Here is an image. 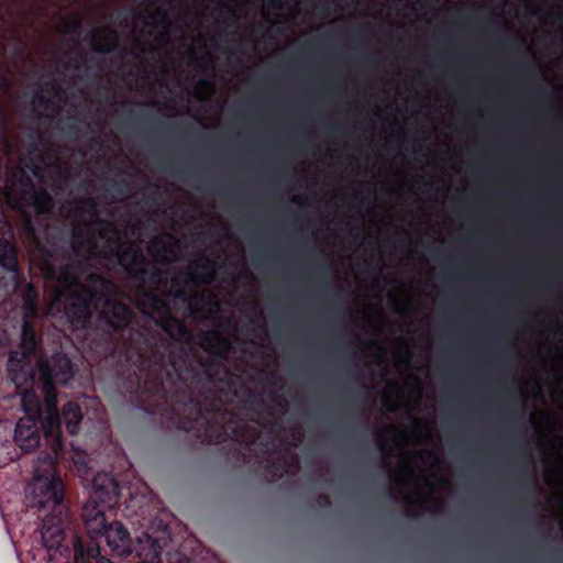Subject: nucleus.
<instances>
[{
    "mask_svg": "<svg viewBox=\"0 0 563 563\" xmlns=\"http://www.w3.org/2000/svg\"><path fill=\"white\" fill-rule=\"evenodd\" d=\"M150 309L141 312L153 320L167 336L153 328H128L126 351L135 356L131 393L139 394L143 408L154 411L165 406L177 429L199 417L208 407L221 406V398L236 396V383L221 362L232 349L230 339L217 330L201 332L200 346L208 357L192 361L184 351H175L173 342L189 339L190 330L170 311L159 296L144 290Z\"/></svg>",
    "mask_w": 563,
    "mask_h": 563,
    "instance_id": "nucleus-1",
    "label": "nucleus"
},
{
    "mask_svg": "<svg viewBox=\"0 0 563 563\" xmlns=\"http://www.w3.org/2000/svg\"><path fill=\"white\" fill-rule=\"evenodd\" d=\"M256 397L245 385L236 386L221 398V406L208 407L199 417L186 421L181 431L191 433L200 443L223 444L235 463L258 465L271 482L280 479L286 471L284 457L271 459L277 452L275 423L260 417Z\"/></svg>",
    "mask_w": 563,
    "mask_h": 563,
    "instance_id": "nucleus-2",
    "label": "nucleus"
},
{
    "mask_svg": "<svg viewBox=\"0 0 563 563\" xmlns=\"http://www.w3.org/2000/svg\"><path fill=\"white\" fill-rule=\"evenodd\" d=\"M37 369L44 399L40 401L35 398L34 404L30 405L26 396L23 397L26 416L18 420L13 440L22 453H30L36 450L42 438H45L51 445L53 457H60L66 450V442L60 438L56 385H67L74 378L75 365L67 354L57 351L49 358L40 360Z\"/></svg>",
    "mask_w": 563,
    "mask_h": 563,
    "instance_id": "nucleus-3",
    "label": "nucleus"
},
{
    "mask_svg": "<svg viewBox=\"0 0 563 563\" xmlns=\"http://www.w3.org/2000/svg\"><path fill=\"white\" fill-rule=\"evenodd\" d=\"M81 517L87 538L74 537V556L77 563H90L92 559L102 556L100 554V542L102 540L106 541L111 554L115 556L128 558L135 550L139 558L137 563H141L140 543L147 539H153L159 544V563H162L163 549L167 547L172 539L168 526L161 522V529L155 532L157 536L144 532L142 537L137 538V544L134 545L130 532L122 522H108L103 509H99L92 504L84 505Z\"/></svg>",
    "mask_w": 563,
    "mask_h": 563,
    "instance_id": "nucleus-4",
    "label": "nucleus"
},
{
    "mask_svg": "<svg viewBox=\"0 0 563 563\" xmlns=\"http://www.w3.org/2000/svg\"><path fill=\"white\" fill-rule=\"evenodd\" d=\"M86 282L91 286H82L80 290L66 295L65 316L68 321L77 329L88 328L96 306L101 303L98 320L104 334L110 340L115 335L123 336L134 314L126 303L103 296L115 287L114 283L99 273L88 274Z\"/></svg>",
    "mask_w": 563,
    "mask_h": 563,
    "instance_id": "nucleus-5",
    "label": "nucleus"
},
{
    "mask_svg": "<svg viewBox=\"0 0 563 563\" xmlns=\"http://www.w3.org/2000/svg\"><path fill=\"white\" fill-rule=\"evenodd\" d=\"M58 459L53 457L52 454H45L44 459L40 456L38 460H43L44 470L42 472L37 466L32 482L27 485L30 505L38 510L40 516L53 512L60 516L67 511L64 503V483L55 468Z\"/></svg>",
    "mask_w": 563,
    "mask_h": 563,
    "instance_id": "nucleus-6",
    "label": "nucleus"
},
{
    "mask_svg": "<svg viewBox=\"0 0 563 563\" xmlns=\"http://www.w3.org/2000/svg\"><path fill=\"white\" fill-rule=\"evenodd\" d=\"M18 296L22 299L23 323L21 330V352L20 354L33 355L41 342L37 335L33 320L37 319L38 310V290L33 284L23 286L21 294Z\"/></svg>",
    "mask_w": 563,
    "mask_h": 563,
    "instance_id": "nucleus-7",
    "label": "nucleus"
},
{
    "mask_svg": "<svg viewBox=\"0 0 563 563\" xmlns=\"http://www.w3.org/2000/svg\"><path fill=\"white\" fill-rule=\"evenodd\" d=\"M118 258L120 265L129 276L136 280H151L158 284L162 272L156 266H150L148 260L135 243H129L125 247L118 246Z\"/></svg>",
    "mask_w": 563,
    "mask_h": 563,
    "instance_id": "nucleus-8",
    "label": "nucleus"
},
{
    "mask_svg": "<svg viewBox=\"0 0 563 563\" xmlns=\"http://www.w3.org/2000/svg\"><path fill=\"white\" fill-rule=\"evenodd\" d=\"M120 486L109 473H98L92 478V494L85 505L92 504L99 509L110 508L119 501Z\"/></svg>",
    "mask_w": 563,
    "mask_h": 563,
    "instance_id": "nucleus-9",
    "label": "nucleus"
},
{
    "mask_svg": "<svg viewBox=\"0 0 563 563\" xmlns=\"http://www.w3.org/2000/svg\"><path fill=\"white\" fill-rule=\"evenodd\" d=\"M20 197L33 207L37 216H47L53 211L54 199L46 189H37L32 178L22 172L19 177Z\"/></svg>",
    "mask_w": 563,
    "mask_h": 563,
    "instance_id": "nucleus-10",
    "label": "nucleus"
},
{
    "mask_svg": "<svg viewBox=\"0 0 563 563\" xmlns=\"http://www.w3.org/2000/svg\"><path fill=\"white\" fill-rule=\"evenodd\" d=\"M42 256V269L47 278L56 280L62 286L65 294L70 291L80 290L82 286H91V284L82 283L79 277L71 271L70 265L57 267L53 262V254L51 251H45Z\"/></svg>",
    "mask_w": 563,
    "mask_h": 563,
    "instance_id": "nucleus-11",
    "label": "nucleus"
},
{
    "mask_svg": "<svg viewBox=\"0 0 563 563\" xmlns=\"http://www.w3.org/2000/svg\"><path fill=\"white\" fill-rule=\"evenodd\" d=\"M66 519L67 511L60 516L55 512L43 515L41 538L48 552H58L64 547Z\"/></svg>",
    "mask_w": 563,
    "mask_h": 563,
    "instance_id": "nucleus-12",
    "label": "nucleus"
},
{
    "mask_svg": "<svg viewBox=\"0 0 563 563\" xmlns=\"http://www.w3.org/2000/svg\"><path fill=\"white\" fill-rule=\"evenodd\" d=\"M32 355L11 352L7 371L9 378L18 389L27 388L34 382L35 372L31 363Z\"/></svg>",
    "mask_w": 563,
    "mask_h": 563,
    "instance_id": "nucleus-13",
    "label": "nucleus"
},
{
    "mask_svg": "<svg viewBox=\"0 0 563 563\" xmlns=\"http://www.w3.org/2000/svg\"><path fill=\"white\" fill-rule=\"evenodd\" d=\"M0 266L11 274L13 291L19 295L23 286L29 284L18 266V255L14 245L8 240L0 239Z\"/></svg>",
    "mask_w": 563,
    "mask_h": 563,
    "instance_id": "nucleus-14",
    "label": "nucleus"
},
{
    "mask_svg": "<svg viewBox=\"0 0 563 563\" xmlns=\"http://www.w3.org/2000/svg\"><path fill=\"white\" fill-rule=\"evenodd\" d=\"M60 417V438H63V427L70 435H76L80 431V424L84 419V413L80 405L77 401L69 400L63 405L62 411H58Z\"/></svg>",
    "mask_w": 563,
    "mask_h": 563,
    "instance_id": "nucleus-15",
    "label": "nucleus"
},
{
    "mask_svg": "<svg viewBox=\"0 0 563 563\" xmlns=\"http://www.w3.org/2000/svg\"><path fill=\"white\" fill-rule=\"evenodd\" d=\"M109 36H103L99 31L89 34V43L95 53L109 54L119 49V34L115 30H108Z\"/></svg>",
    "mask_w": 563,
    "mask_h": 563,
    "instance_id": "nucleus-16",
    "label": "nucleus"
},
{
    "mask_svg": "<svg viewBox=\"0 0 563 563\" xmlns=\"http://www.w3.org/2000/svg\"><path fill=\"white\" fill-rule=\"evenodd\" d=\"M217 268L218 264L216 261L205 258L201 263H198L191 271L188 278V283L194 285H197L199 283L203 285H209L216 279Z\"/></svg>",
    "mask_w": 563,
    "mask_h": 563,
    "instance_id": "nucleus-17",
    "label": "nucleus"
},
{
    "mask_svg": "<svg viewBox=\"0 0 563 563\" xmlns=\"http://www.w3.org/2000/svg\"><path fill=\"white\" fill-rule=\"evenodd\" d=\"M147 251L156 263H170L175 255V245L163 238H154Z\"/></svg>",
    "mask_w": 563,
    "mask_h": 563,
    "instance_id": "nucleus-18",
    "label": "nucleus"
},
{
    "mask_svg": "<svg viewBox=\"0 0 563 563\" xmlns=\"http://www.w3.org/2000/svg\"><path fill=\"white\" fill-rule=\"evenodd\" d=\"M21 213V232L41 253L42 256L45 255V251H48L41 243L40 234L35 228L33 218L30 212H27L24 208H20Z\"/></svg>",
    "mask_w": 563,
    "mask_h": 563,
    "instance_id": "nucleus-19",
    "label": "nucleus"
},
{
    "mask_svg": "<svg viewBox=\"0 0 563 563\" xmlns=\"http://www.w3.org/2000/svg\"><path fill=\"white\" fill-rule=\"evenodd\" d=\"M70 247L76 256L88 260L96 250L97 243L93 235L86 238L82 233H74Z\"/></svg>",
    "mask_w": 563,
    "mask_h": 563,
    "instance_id": "nucleus-20",
    "label": "nucleus"
},
{
    "mask_svg": "<svg viewBox=\"0 0 563 563\" xmlns=\"http://www.w3.org/2000/svg\"><path fill=\"white\" fill-rule=\"evenodd\" d=\"M140 556L141 563H159V544L153 540L147 539L141 542ZM179 563H189L186 558L179 559Z\"/></svg>",
    "mask_w": 563,
    "mask_h": 563,
    "instance_id": "nucleus-21",
    "label": "nucleus"
},
{
    "mask_svg": "<svg viewBox=\"0 0 563 563\" xmlns=\"http://www.w3.org/2000/svg\"><path fill=\"white\" fill-rule=\"evenodd\" d=\"M99 238L118 244L121 240V232L118 227L110 221H102L101 229L98 233Z\"/></svg>",
    "mask_w": 563,
    "mask_h": 563,
    "instance_id": "nucleus-22",
    "label": "nucleus"
},
{
    "mask_svg": "<svg viewBox=\"0 0 563 563\" xmlns=\"http://www.w3.org/2000/svg\"><path fill=\"white\" fill-rule=\"evenodd\" d=\"M144 23L148 25L159 24L164 27H167L170 24L168 12L165 9L158 8L147 18H144Z\"/></svg>",
    "mask_w": 563,
    "mask_h": 563,
    "instance_id": "nucleus-23",
    "label": "nucleus"
},
{
    "mask_svg": "<svg viewBox=\"0 0 563 563\" xmlns=\"http://www.w3.org/2000/svg\"><path fill=\"white\" fill-rule=\"evenodd\" d=\"M135 121H137L142 124H145V125H156L162 130H167L172 126V124H169L165 121H159V120H157V118L155 115L147 113V112H142L140 118H137Z\"/></svg>",
    "mask_w": 563,
    "mask_h": 563,
    "instance_id": "nucleus-24",
    "label": "nucleus"
},
{
    "mask_svg": "<svg viewBox=\"0 0 563 563\" xmlns=\"http://www.w3.org/2000/svg\"><path fill=\"white\" fill-rule=\"evenodd\" d=\"M64 32L68 34L79 33L81 31L82 21L80 18L64 19L63 20Z\"/></svg>",
    "mask_w": 563,
    "mask_h": 563,
    "instance_id": "nucleus-25",
    "label": "nucleus"
},
{
    "mask_svg": "<svg viewBox=\"0 0 563 563\" xmlns=\"http://www.w3.org/2000/svg\"><path fill=\"white\" fill-rule=\"evenodd\" d=\"M32 104L47 110L51 108L52 101L42 90H37L33 96Z\"/></svg>",
    "mask_w": 563,
    "mask_h": 563,
    "instance_id": "nucleus-26",
    "label": "nucleus"
},
{
    "mask_svg": "<svg viewBox=\"0 0 563 563\" xmlns=\"http://www.w3.org/2000/svg\"><path fill=\"white\" fill-rule=\"evenodd\" d=\"M128 187V181L123 178L113 180L110 186V190L113 192V197L123 196Z\"/></svg>",
    "mask_w": 563,
    "mask_h": 563,
    "instance_id": "nucleus-27",
    "label": "nucleus"
},
{
    "mask_svg": "<svg viewBox=\"0 0 563 563\" xmlns=\"http://www.w3.org/2000/svg\"><path fill=\"white\" fill-rule=\"evenodd\" d=\"M71 459L74 461V464L79 470H84L87 467L88 459H87V454L85 452L76 451Z\"/></svg>",
    "mask_w": 563,
    "mask_h": 563,
    "instance_id": "nucleus-28",
    "label": "nucleus"
},
{
    "mask_svg": "<svg viewBox=\"0 0 563 563\" xmlns=\"http://www.w3.org/2000/svg\"><path fill=\"white\" fill-rule=\"evenodd\" d=\"M240 3V0H220V5L227 12L235 16V7Z\"/></svg>",
    "mask_w": 563,
    "mask_h": 563,
    "instance_id": "nucleus-29",
    "label": "nucleus"
},
{
    "mask_svg": "<svg viewBox=\"0 0 563 563\" xmlns=\"http://www.w3.org/2000/svg\"><path fill=\"white\" fill-rule=\"evenodd\" d=\"M417 456L423 462L435 461L438 459L437 454L431 450H420L417 452Z\"/></svg>",
    "mask_w": 563,
    "mask_h": 563,
    "instance_id": "nucleus-30",
    "label": "nucleus"
},
{
    "mask_svg": "<svg viewBox=\"0 0 563 563\" xmlns=\"http://www.w3.org/2000/svg\"><path fill=\"white\" fill-rule=\"evenodd\" d=\"M179 130L186 134V135H197L198 132L197 130L194 128V125L189 124V123H184V124H180L179 125Z\"/></svg>",
    "mask_w": 563,
    "mask_h": 563,
    "instance_id": "nucleus-31",
    "label": "nucleus"
},
{
    "mask_svg": "<svg viewBox=\"0 0 563 563\" xmlns=\"http://www.w3.org/2000/svg\"><path fill=\"white\" fill-rule=\"evenodd\" d=\"M517 70L520 74L526 75V76L533 75L531 66L529 64H527V63L518 65Z\"/></svg>",
    "mask_w": 563,
    "mask_h": 563,
    "instance_id": "nucleus-32",
    "label": "nucleus"
},
{
    "mask_svg": "<svg viewBox=\"0 0 563 563\" xmlns=\"http://www.w3.org/2000/svg\"><path fill=\"white\" fill-rule=\"evenodd\" d=\"M82 203L88 207V209L92 212H96V209H97V202L95 199L92 198H88V199H85L82 200Z\"/></svg>",
    "mask_w": 563,
    "mask_h": 563,
    "instance_id": "nucleus-33",
    "label": "nucleus"
},
{
    "mask_svg": "<svg viewBox=\"0 0 563 563\" xmlns=\"http://www.w3.org/2000/svg\"><path fill=\"white\" fill-rule=\"evenodd\" d=\"M380 449L386 454H393L394 453V446L390 443H388V442H383Z\"/></svg>",
    "mask_w": 563,
    "mask_h": 563,
    "instance_id": "nucleus-34",
    "label": "nucleus"
},
{
    "mask_svg": "<svg viewBox=\"0 0 563 563\" xmlns=\"http://www.w3.org/2000/svg\"><path fill=\"white\" fill-rule=\"evenodd\" d=\"M174 0H150L152 5H170Z\"/></svg>",
    "mask_w": 563,
    "mask_h": 563,
    "instance_id": "nucleus-35",
    "label": "nucleus"
},
{
    "mask_svg": "<svg viewBox=\"0 0 563 563\" xmlns=\"http://www.w3.org/2000/svg\"><path fill=\"white\" fill-rule=\"evenodd\" d=\"M268 4L273 9H283L284 8V2L282 0H269Z\"/></svg>",
    "mask_w": 563,
    "mask_h": 563,
    "instance_id": "nucleus-36",
    "label": "nucleus"
},
{
    "mask_svg": "<svg viewBox=\"0 0 563 563\" xmlns=\"http://www.w3.org/2000/svg\"><path fill=\"white\" fill-rule=\"evenodd\" d=\"M175 296H176V298H180L183 300H187L188 299L187 292L185 290H183V289L177 290Z\"/></svg>",
    "mask_w": 563,
    "mask_h": 563,
    "instance_id": "nucleus-37",
    "label": "nucleus"
},
{
    "mask_svg": "<svg viewBox=\"0 0 563 563\" xmlns=\"http://www.w3.org/2000/svg\"><path fill=\"white\" fill-rule=\"evenodd\" d=\"M328 131H329L330 133H333V134H336V133H339V132H340V133H342V132H343V131H342L339 126H336V125H330V126L328 128Z\"/></svg>",
    "mask_w": 563,
    "mask_h": 563,
    "instance_id": "nucleus-38",
    "label": "nucleus"
},
{
    "mask_svg": "<svg viewBox=\"0 0 563 563\" xmlns=\"http://www.w3.org/2000/svg\"><path fill=\"white\" fill-rule=\"evenodd\" d=\"M318 500L320 504H324V505L329 504V497L324 494H320L318 497Z\"/></svg>",
    "mask_w": 563,
    "mask_h": 563,
    "instance_id": "nucleus-39",
    "label": "nucleus"
},
{
    "mask_svg": "<svg viewBox=\"0 0 563 563\" xmlns=\"http://www.w3.org/2000/svg\"><path fill=\"white\" fill-rule=\"evenodd\" d=\"M38 151V144L36 142H32L30 145H29V153H34Z\"/></svg>",
    "mask_w": 563,
    "mask_h": 563,
    "instance_id": "nucleus-40",
    "label": "nucleus"
},
{
    "mask_svg": "<svg viewBox=\"0 0 563 563\" xmlns=\"http://www.w3.org/2000/svg\"><path fill=\"white\" fill-rule=\"evenodd\" d=\"M96 559V563H113L110 559L106 558V556H99V558H95Z\"/></svg>",
    "mask_w": 563,
    "mask_h": 563,
    "instance_id": "nucleus-41",
    "label": "nucleus"
},
{
    "mask_svg": "<svg viewBox=\"0 0 563 563\" xmlns=\"http://www.w3.org/2000/svg\"><path fill=\"white\" fill-rule=\"evenodd\" d=\"M48 86L49 89L54 92H58L60 90L59 86L56 82H49Z\"/></svg>",
    "mask_w": 563,
    "mask_h": 563,
    "instance_id": "nucleus-42",
    "label": "nucleus"
},
{
    "mask_svg": "<svg viewBox=\"0 0 563 563\" xmlns=\"http://www.w3.org/2000/svg\"><path fill=\"white\" fill-rule=\"evenodd\" d=\"M388 431L394 435H399V429L396 426H389Z\"/></svg>",
    "mask_w": 563,
    "mask_h": 563,
    "instance_id": "nucleus-43",
    "label": "nucleus"
},
{
    "mask_svg": "<svg viewBox=\"0 0 563 563\" xmlns=\"http://www.w3.org/2000/svg\"><path fill=\"white\" fill-rule=\"evenodd\" d=\"M504 395H505V396H507V397H509V398H512V397L515 396L514 390H512V389H510V388H506V389L504 390Z\"/></svg>",
    "mask_w": 563,
    "mask_h": 563,
    "instance_id": "nucleus-44",
    "label": "nucleus"
},
{
    "mask_svg": "<svg viewBox=\"0 0 563 563\" xmlns=\"http://www.w3.org/2000/svg\"><path fill=\"white\" fill-rule=\"evenodd\" d=\"M209 302L212 303L214 307H219V302L214 296H209Z\"/></svg>",
    "mask_w": 563,
    "mask_h": 563,
    "instance_id": "nucleus-45",
    "label": "nucleus"
},
{
    "mask_svg": "<svg viewBox=\"0 0 563 563\" xmlns=\"http://www.w3.org/2000/svg\"><path fill=\"white\" fill-rule=\"evenodd\" d=\"M29 168L32 170V173H33L34 175H37V174H38V166H37V165L32 164Z\"/></svg>",
    "mask_w": 563,
    "mask_h": 563,
    "instance_id": "nucleus-46",
    "label": "nucleus"
},
{
    "mask_svg": "<svg viewBox=\"0 0 563 563\" xmlns=\"http://www.w3.org/2000/svg\"><path fill=\"white\" fill-rule=\"evenodd\" d=\"M423 484H424V486H427L429 489H433V484H432L428 478H424V479H423Z\"/></svg>",
    "mask_w": 563,
    "mask_h": 563,
    "instance_id": "nucleus-47",
    "label": "nucleus"
},
{
    "mask_svg": "<svg viewBox=\"0 0 563 563\" xmlns=\"http://www.w3.org/2000/svg\"><path fill=\"white\" fill-rule=\"evenodd\" d=\"M200 85H201V86L211 87V86H212V82H211L210 80H208V79H202V80L200 81Z\"/></svg>",
    "mask_w": 563,
    "mask_h": 563,
    "instance_id": "nucleus-48",
    "label": "nucleus"
},
{
    "mask_svg": "<svg viewBox=\"0 0 563 563\" xmlns=\"http://www.w3.org/2000/svg\"><path fill=\"white\" fill-rule=\"evenodd\" d=\"M69 131L73 133V134H77L78 133V128L77 125H69L68 126Z\"/></svg>",
    "mask_w": 563,
    "mask_h": 563,
    "instance_id": "nucleus-49",
    "label": "nucleus"
},
{
    "mask_svg": "<svg viewBox=\"0 0 563 563\" xmlns=\"http://www.w3.org/2000/svg\"><path fill=\"white\" fill-rule=\"evenodd\" d=\"M517 468H518V472H519V473H522L523 471H526V465H523V464H518V467H517Z\"/></svg>",
    "mask_w": 563,
    "mask_h": 563,
    "instance_id": "nucleus-50",
    "label": "nucleus"
},
{
    "mask_svg": "<svg viewBox=\"0 0 563 563\" xmlns=\"http://www.w3.org/2000/svg\"><path fill=\"white\" fill-rule=\"evenodd\" d=\"M435 510H437V511H441V510H443V504H442V503H440V501H438V503H437V509H435Z\"/></svg>",
    "mask_w": 563,
    "mask_h": 563,
    "instance_id": "nucleus-51",
    "label": "nucleus"
},
{
    "mask_svg": "<svg viewBox=\"0 0 563 563\" xmlns=\"http://www.w3.org/2000/svg\"><path fill=\"white\" fill-rule=\"evenodd\" d=\"M389 387L393 388V389H396L398 388V384L396 382H390L389 384Z\"/></svg>",
    "mask_w": 563,
    "mask_h": 563,
    "instance_id": "nucleus-52",
    "label": "nucleus"
},
{
    "mask_svg": "<svg viewBox=\"0 0 563 563\" xmlns=\"http://www.w3.org/2000/svg\"><path fill=\"white\" fill-rule=\"evenodd\" d=\"M276 397H277L276 393H274V391L269 393V398L272 401L276 400Z\"/></svg>",
    "mask_w": 563,
    "mask_h": 563,
    "instance_id": "nucleus-53",
    "label": "nucleus"
},
{
    "mask_svg": "<svg viewBox=\"0 0 563 563\" xmlns=\"http://www.w3.org/2000/svg\"><path fill=\"white\" fill-rule=\"evenodd\" d=\"M30 137H36V139H40L41 137V134L38 132H35V133H31L30 134Z\"/></svg>",
    "mask_w": 563,
    "mask_h": 563,
    "instance_id": "nucleus-54",
    "label": "nucleus"
},
{
    "mask_svg": "<svg viewBox=\"0 0 563 563\" xmlns=\"http://www.w3.org/2000/svg\"><path fill=\"white\" fill-rule=\"evenodd\" d=\"M327 89H328L329 92H334V88L331 85H328Z\"/></svg>",
    "mask_w": 563,
    "mask_h": 563,
    "instance_id": "nucleus-55",
    "label": "nucleus"
},
{
    "mask_svg": "<svg viewBox=\"0 0 563 563\" xmlns=\"http://www.w3.org/2000/svg\"><path fill=\"white\" fill-rule=\"evenodd\" d=\"M140 45H141V42H140V41H135V43H134V47L136 48V47H139Z\"/></svg>",
    "mask_w": 563,
    "mask_h": 563,
    "instance_id": "nucleus-56",
    "label": "nucleus"
},
{
    "mask_svg": "<svg viewBox=\"0 0 563 563\" xmlns=\"http://www.w3.org/2000/svg\"><path fill=\"white\" fill-rule=\"evenodd\" d=\"M130 12H131V13H133V14H135V13H136V9H135V8H131V9H130Z\"/></svg>",
    "mask_w": 563,
    "mask_h": 563,
    "instance_id": "nucleus-57",
    "label": "nucleus"
},
{
    "mask_svg": "<svg viewBox=\"0 0 563 563\" xmlns=\"http://www.w3.org/2000/svg\"><path fill=\"white\" fill-rule=\"evenodd\" d=\"M407 515H408L409 517H415V516H416V514H413V512H411V511H408V512H407Z\"/></svg>",
    "mask_w": 563,
    "mask_h": 563,
    "instance_id": "nucleus-58",
    "label": "nucleus"
},
{
    "mask_svg": "<svg viewBox=\"0 0 563 563\" xmlns=\"http://www.w3.org/2000/svg\"><path fill=\"white\" fill-rule=\"evenodd\" d=\"M364 59L368 60L369 59V55L365 54L363 55Z\"/></svg>",
    "mask_w": 563,
    "mask_h": 563,
    "instance_id": "nucleus-59",
    "label": "nucleus"
},
{
    "mask_svg": "<svg viewBox=\"0 0 563 563\" xmlns=\"http://www.w3.org/2000/svg\"><path fill=\"white\" fill-rule=\"evenodd\" d=\"M418 427H420V422L416 421L415 422V428H418Z\"/></svg>",
    "mask_w": 563,
    "mask_h": 563,
    "instance_id": "nucleus-60",
    "label": "nucleus"
},
{
    "mask_svg": "<svg viewBox=\"0 0 563 563\" xmlns=\"http://www.w3.org/2000/svg\"><path fill=\"white\" fill-rule=\"evenodd\" d=\"M368 345H369V346H376V343L371 342V343H368Z\"/></svg>",
    "mask_w": 563,
    "mask_h": 563,
    "instance_id": "nucleus-61",
    "label": "nucleus"
},
{
    "mask_svg": "<svg viewBox=\"0 0 563 563\" xmlns=\"http://www.w3.org/2000/svg\"><path fill=\"white\" fill-rule=\"evenodd\" d=\"M387 490L389 494H391V488L389 486H387Z\"/></svg>",
    "mask_w": 563,
    "mask_h": 563,
    "instance_id": "nucleus-62",
    "label": "nucleus"
},
{
    "mask_svg": "<svg viewBox=\"0 0 563 563\" xmlns=\"http://www.w3.org/2000/svg\"><path fill=\"white\" fill-rule=\"evenodd\" d=\"M79 58L80 59H84V55L82 54H78Z\"/></svg>",
    "mask_w": 563,
    "mask_h": 563,
    "instance_id": "nucleus-63",
    "label": "nucleus"
},
{
    "mask_svg": "<svg viewBox=\"0 0 563 563\" xmlns=\"http://www.w3.org/2000/svg\"><path fill=\"white\" fill-rule=\"evenodd\" d=\"M562 398H563V393H562Z\"/></svg>",
    "mask_w": 563,
    "mask_h": 563,
    "instance_id": "nucleus-64",
    "label": "nucleus"
}]
</instances>
